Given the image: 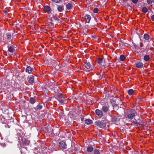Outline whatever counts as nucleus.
I'll use <instances>...</instances> for the list:
<instances>
[{
	"label": "nucleus",
	"instance_id": "1",
	"mask_svg": "<svg viewBox=\"0 0 154 154\" xmlns=\"http://www.w3.org/2000/svg\"><path fill=\"white\" fill-rule=\"evenodd\" d=\"M135 116V113L133 109L127 110L125 112V116L126 118L132 120Z\"/></svg>",
	"mask_w": 154,
	"mask_h": 154
},
{
	"label": "nucleus",
	"instance_id": "2",
	"mask_svg": "<svg viewBox=\"0 0 154 154\" xmlns=\"http://www.w3.org/2000/svg\"><path fill=\"white\" fill-rule=\"evenodd\" d=\"M95 124L96 125L100 128L104 129H106V124L104 121H97L95 122Z\"/></svg>",
	"mask_w": 154,
	"mask_h": 154
},
{
	"label": "nucleus",
	"instance_id": "3",
	"mask_svg": "<svg viewBox=\"0 0 154 154\" xmlns=\"http://www.w3.org/2000/svg\"><path fill=\"white\" fill-rule=\"evenodd\" d=\"M64 95L62 94L59 93L57 97V100L61 104H63L66 100L65 97H63Z\"/></svg>",
	"mask_w": 154,
	"mask_h": 154
},
{
	"label": "nucleus",
	"instance_id": "4",
	"mask_svg": "<svg viewBox=\"0 0 154 154\" xmlns=\"http://www.w3.org/2000/svg\"><path fill=\"white\" fill-rule=\"evenodd\" d=\"M18 140L20 142H22L23 144L25 145H28L30 143L29 141L21 136L19 137Z\"/></svg>",
	"mask_w": 154,
	"mask_h": 154
},
{
	"label": "nucleus",
	"instance_id": "5",
	"mask_svg": "<svg viewBox=\"0 0 154 154\" xmlns=\"http://www.w3.org/2000/svg\"><path fill=\"white\" fill-rule=\"evenodd\" d=\"M59 146L62 149H66L67 148L66 145L64 141H61L59 143Z\"/></svg>",
	"mask_w": 154,
	"mask_h": 154
},
{
	"label": "nucleus",
	"instance_id": "6",
	"mask_svg": "<svg viewBox=\"0 0 154 154\" xmlns=\"http://www.w3.org/2000/svg\"><path fill=\"white\" fill-rule=\"evenodd\" d=\"M96 114L99 117H102L103 115V111L98 109H97L95 111Z\"/></svg>",
	"mask_w": 154,
	"mask_h": 154
},
{
	"label": "nucleus",
	"instance_id": "7",
	"mask_svg": "<svg viewBox=\"0 0 154 154\" xmlns=\"http://www.w3.org/2000/svg\"><path fill=\"white\" fill-rule=\"evenodd\" d=\"M143 38L147 42H149L152 39L150 37L149 35L146 33L144 34L143 35Z\"/></svg>",
	"mask_w": 154,
	"mask_h": 154
},
{
	"label": "nucleus",
	"instance_id": "8",
	"mask_svg": "<svg viewBox=\"0 0 154 154\" xmlns=\"http://www.w3.org/2000/svg\"><path fill=\"white\" fill-rule=\"evenodd\" d=\"M120 121V119L118 116H114L111 119L112 122L116 124L118 123Z\"/></svg>",
	"mask_w": 154,
	"mask_h": 154
},
{
	"label": "nucleus",
	"instance_id": "9",
	"mask_svg": "<svg viewBox=\"0 0 154 154\" xmlns=\"http://www.w3.org/2000/svg\"><path fill=\"white\" fill-rule=\"evenodd\" d=\"M84 19L86 20V23H89L91 19V17L89 15H87L84 17Z\"/></svg>",
	"mask_w": 154,
	"mask_h": 154
},
{
	"label": "nucleus",
	"instance_id": "10",
	"mask_svg": "<svg viewBox=\"0 0 154 154\" xmlns=\"http://www.w3.org/2000/svg\"><path fill=\"white\" fill-rule=\"evenodd\" d=\"M44 11L46 12L48 14H49L51 11V8L48 6H45L44 8Z\"/></svg>",
	"mask_w": 154,
	"mask_h": 154
},
{
	"label": "nucleus",
	"instance_id": "11",
	"mask_svg": "<svg viewBox=\"0 0 154 154\" xmlns=\"http://www.w3.org/2000/svg\"><path fill=\"white\" fill-rule=\"evenodd\" d=\"M83 65L87 69H90L91 66L90 63L89 62L84 63Z\"/></svg>",
	"mask_w": 154,
	"mask_h": 154
},
{
	"label": "nucleus",
	"instance_id": "12",
	"mask_svg": "<svg viewBox=\"0 0 154 154\" xmlns=\"http://www.w3.org/2000/svg\"><path fill=\"white\" fill-rule=\"evenodd\" d=\"M136 66L138 68H141L143 65V64L140 62H137L135 64Z\"/></svg>",
	"mask_w": 154,
	"mask_h": 154
},
{
	"label": "nucleus",
	"instance_id": "13",
	"mask_svg": "<svg viewBox=\"0 0 154 154\" xmlns=\"http://www.w3.org/2000/svg\"><path fill=\"white\" fill-rule=\"evenodd\" d=\"M73 6L72 3H69L66 5V9L68 10H70L72 9Z\"/></svg>",
	"mask_w": 154,
	"mask_h": 154
},
{
	"label": "nucleus",
	"instance_id": "14",
	"mask_svg": "<svg viewBox=\"0 0 154 154\" xmlns=\"http://www.w3.org/2000/svg\"><path fill=\"white\" fill-rule=\"evenodd\" d=\"M131 122L134 123V124H139V126H142V124H143V121H140L139 122H137L136 119L135 120L132 121Z\"/></svg>",
	"mask_w": 154,
	"mask_h": 154
},
{
	"label": "nucleus",
	"instance_id": "15",
	"mask_svg": "<svg viewBox=\"0 0 154 154\" xmlns=\"http://www.w3.org/2000/svg\"><path fill=\"white\" fill-rule=\"evenodd\" d=\"M33 70V68L30 66H27L26 69V71L29 74H30Z\"/></svg>",
	"mask_w": 154,
	"mask_h": 154
},
{
	"label": "nucleus",
	"instance_id": "16",
	"mask_svg": "<svg viewBox=\"0 0 154 154\" xmlns=\"http://www.w3.org/2000/svg\"><path fill=\"white\" fill-rule=\"evenodd\" d=\"M102 110L104 113H106L109 110V108L106 106H102Z\"/></svg>",
	"mask_w": 154,
	"mask_h": 154
},
{
	"label": "nucleus",
	"instance_id": "17",
	"mask_svg": "<svg viewBox=\"0 0 154 154\" xmlns=\"http://www.w3.org/2000/svg\"><path fill=\"white\" fill-rule=\"evenodd\" d=\"M28 82L30 84L33 83L34 82V76L33 75H31L29 78Z\"/></svg>",
	"mask_w": 154,
	"mask_h": 154
},
{
	"label": "nucleus",
	"instance_id": "18",
	"mask_svg": "<svg viewBox=\"0 0 154 154\" xmlns=\"http://www.w3.org/2000/svg\"><path fill=\"white\" fill-rule=\"evenodd\" d=\"M29 102L31 104H33L36 102V100L34 97H30L29 98Z\"/></svg>",
	"mask_w": 154,
	"mask_h": 154
},
{
	"label": "nucleus",
	"instance_id": "19",
	"mask_svg": "<svg viewBox=\"0 0 154 154\" xmlns=\"http://www.w3.org/2000/svg\"><path fill=\"white\" fill-rule=\"evenodd\" d=\"M96 61L97 63L100 65L103 61V59L101 57H99L97 59Z\"/></svg>",
	"mask_w": 154,
	"mask_h": 154
},
{
	"label": "nucleus",
	"instance_id": "20",
	"mask_svg": "<svg viewBox=\"0 0 154 154\" xmlns=\"http://www.w3.org/2000/svg\"><path fill=\"white\" fill-rule=\"evenodd\" d=\"M57 10L60 12H62L64 10V7L62 6H59L57 8Z\"/></svg>",
	"mask_w": 154,
	"mask_h": 154
},
{
	"label": "nucleus",
	"instance_id": "21",
	"mask_svg": "<svg viewBox=\"0 0 154 154\" xmlns=\"http://www.w3.org/2000/svg\"><path fill=\"white\" fill-rule=\"evenodd\" d=\"M93 148L91 146H88L87 149V150L88 152H92L93 150Z\"/></svg>",
	"mask_w": 154,
	"mask_h": 154
},
{
	"label": "nucleus",
	"instance_id": "22",
	"mask_svg": "<svg viewBox=\"0 0 154 154\" xmlns=\"http://www.w3.org/2000/svg\"><path fill=\"white\" fill-rule=\"evenodd\" d=\"M85 123L86 124L89 125L91 124L92 123V121L89 119H88L85 120Z\"/></svg>",
	"mask_w": 154,
	"mask_h": 154
},
{
	"label": "nucleus",
	"instance_id": "23",
	"mask_svg": "<svg viewBox=\"0 0 154 154\" xmlns=\"http://www.w3.org/2000/svg\"><path fill=\"white\" fill-rule=\"evenodd\" d=\"M143 59L144 60L146 61H148L150 59L149 56L148 55H145Z\"/></svg>",
	"mask_w": 154,
	"mask_h": 154
},
{
	"label": "nucleus",
	"instance_id": "24",
	"mask_svg": "<svg viewBox=\"0 0 154 154\" xmlns=\"http://www.w3.org/2000/svg\"><path fill=\"white\" fill-rule=\"evenodd\" d=\"M128 93L129 95H131L134 93V91L132 89H130L128 91Z\"/></svg>",
	"mask_w": 154,
	"mask_h": 154
},
{
	"label": "nucleus",
	"instance_id": "25",
	"mask_svg": "<svg viewBox=\"0 0 154 154\" xmlns=\"http://www.w3.org/2000/svg\"><path fill=\"white\" fill-rule=\"evenodd\" d=\"M15 51L13 47L10 46L8 47V51L10 52L13 53Z\"/></svg>",
	"mask_w": 154,
	"mask_h": 154
},
{
	"label": "nucleus",
	"instance_id": "26",
	"mask_svg": "<svg viewBox=\"0 0 154 154\" xmlns=\"http://www.w3.org/2000/svg\"><path fill=\"white\" fill-rule=\"evenodd\" d=\"M125 57L123 55H121L120 57V60L121 61H123L125 59Z\"/></svg>",
	"mask_w": 154,
	"mask_h": 154
},
{
	"label": "nucleus",
	"instance_id": "27",
	"mask_svg": "<svg viewBox=\"0 0 154 154\" xmlns=\"http://www.w3.org/2000/svg\"><path fill=\"white\" fill-rule=\"evenodd\" d=\"M141 10L142 12L144 13H146L148 11L147 8L145 7H143L142 8Z\"/></svg>",
	"mask_w": 154,
	"mask_h": 154
},
{
	"label": "nucleus",
	"instance_id": "28",
	"mask_svg": "<svg viewBox=\"0 0 154 154\" xmlns=\"http://www.w3.org/2000/svg\"><path fill=\"white\" fill-rule=\"evenodd\" d=\"M42 106L41 105V104L40 103H39L37 106L36 109H37V110H39L41 109L42 108Z\"/></svg>",
	"mask_w": 154,
	"mask_h": 154
},
{
	"label": "nucleus",
	"instance_id": "29",
	"mask_svg": "<svg viewBox=\"0 0 154 154\" xmlns=\"http://www.w3.org/2000/svg\"><path fill=\"white\" fill-rule=\"evenodd\" d=\"M11 34L10 33H7L6 34L7 39L8 40H10L11 39Z\"/></svg>",
	"mask_w": 154,
	"mask_h": 154
},
{
	"label": "nucleus",
	"instance_id": "30",
	"mask_svg": "<svg viewBox=\"0 0 154 154\" xmlns=\"http://www.w3.org/2000/svg\"><path fill=\"white\" fill-rule=\"evenodd\" d=\"M94 154H100L99 150L97 149H95L94 151Z\"/></svg>",
	"mask_w": 154,
	"mask_h": 154
},
{
	"label": "nucleus",
	"instance_id": "31",
	"mask_svg": "<svg viewBox=\"0 0 154 154\" xmlns=\"http://www.w3.org/2000/svg\"><path fill=\"white\" fill-rule=\"evenodd\" d=\"M98 11V9L97 8H95L93 10V12L94 13H97Z\"/></svg>",
	"mask_w": 154,
	"mask_h": 154
},
{
	"label": "nucleus",
	"instance_id": "32",
	"mask_svg": "<svg viewBox=\"0 0 154 154\" xmlns=\"http://www.w3.org/2000/svg\"><path fill=\"white\" fill-rule=\"evenodd\" d=\"M153 0H147V2L148 4H152V3L153 2Z\"/></svg>",
	"mask_w": 154,
	"mask_h": 154
},
{
	"label": "nucleus",
	"instance_id": "33",
	"mask_svg": "<svg viewBox=\"0 0 154 154\" xmlns=\"http://www.w3.org/2000/svg\"><path fill=\"white\" fill-rule=\"evenodd\" d=\"M132 2L135 5L137 4V3L138 2V0H131Z\"/></svg>",
	"mask_w": 154,
	"mask_h": 154
},
{
	"label": "nucleus",
	"instance_id": "34",
	"mask_svg": "<svg viewBox=\"0 0 154 154\" xmlns=\"http://www.w3.org/2000/svg\"><path fill=\"white\" fill-rule=\"evenodd\" d=\"M51 0L53 2H54L56 3H59L61 1V0Z\"/></svg>",
	"mask_w": 154,
	"mask_h": 154
},
{
	"label": "nucleus",
	"instance_id": "35",
	"mask_svg": "<svg viewBox=\"0 0 154 154\" xmlns=\"http://www.w3.org/2000/svg\"><path fill=\"white\" fill-rule=\"evenodd\" d=\"M53 18L55 20H57L58 21L59 20V19L58 18V17L56 15L54 16V17H53Z\"/></svg>",
	"mask_w": 154,
	"mask_h": 154
},
{
	"label": "nucleus",
	"instance_id": "36",
	"mask_svg": "<svg viewBox=\"0 0 154 154\" xmlns=\"http://www.w3.org/2000/svg\"><path fill=\"white\" fill-rule=\"evenodd\" d=\"M151 19L152 21H154V14L151 16Z\"/></svg>",
	"mask_w": 154,
	"mask_h": 154
},
{
	"label": "nucleus",
	"instance_id": "37",
	"mask_svg": "<svg viewBox=\"0 0 154 154\" xmlns=\"http://www.w3.org/2000/svg\"><path fill=\"white\" fill-rule=\"evenodd\" d=\"M151 6L152 7V9L154 10V0L152 4L151 5Z\"/></svg>",
	"mask_w": 154,
	"mask_h": 154
},
{
	"label": "nucleus",
	"instance_id": "38",
	"mask_svg": "<svg viewBox=\"0 0 154 154\" xmlns=\"http://www.w3.org/2000/svg\"><path fill=\"white\" fill-rule=\"evenodd\" d=\"M51 22H50L49 23H50L51 26H53L54 25V24L52 23V20H50Z\"/></svg>",
	"mask_w": 154,
	"mask_h": 154
},
{
	"label": "nucleus",
	"instance_id": "39",
	"mask_svg": "<svg viewBox=\"0 0 154 154\" xmlns=\"http://www.w3.org/2000/svg\"><path fill=\"white\" fill-rule=\"evenodd\" d=\"M140 48L143 47V44L141 42L140 43Z\"/></svg>",
	"mask_w": 154,
	"mask_h": 154
},
{
	"label": "nucleus",
	"instance_id": "40",
	"mask_svg": "<svg viewBox=\"0 0 154 154\" xmlns=\"http://www.w3.org/2000/svg\"><path fill=\"white\" fill-rule=\"evenodd\" d=\"M136 126L137 127H141L142 126H139V124H136Z\"/></svg>",
	"mask_w": 154,
	"mask_h": 154
},
{
	"label": "nucleus",
	"instance_id": "41",
	"mask_svg": "<svg viewBox=\"0 0 154 154\" xmlns=\"http://www.w3.org/2000/svg\"><path fill=\"white\" fill-rule=\"evenodd\" d=\"M141 100H142V99L139 98L138 99V101L139 100V101H141Z\"/></svg>",
	"mask_w": 154,
	"mask_h": 154
},
{
	"label": "nucleus",
	"instance_id": "42",
	"mask_svg": "<svg viewBox=\"0 0 154 154\" xmlns=\"http://www.w3.org/2000/svg\"><path fill=\"white\" fill-rule=\"evenodd\" d=\"M2 92V91H1V88H0V94Z\"/></svg>",
	"mask_w": 154,
	"mask_h": 154
},
{
	"label": "nucleus",
	"instance_id": "43",
	"mask_svg": "<svg viewBox=\"0 0 154 154\" xmlns=\"http://www.w3.org/2000/svg\"><path fill=\"white\" fill-rule=\"evenodd\" d=\"M81 120H82V121H83V118H82L81 119Z\"/></svg>",
	"mask_w": 154,
	"mask_h": 154
},
{
	"label": "nucleus",
	"instance_id": "44",
	"mask_svg": "<svg viewBox=\"0 0 154 154\" xmlns=\"http://www.w3.org/2000/svg\"><path fill=\"white\" fill-rule=\"evenodd\" d=\"M127 1V0H123V1L124 2H125V1Z\"/></svg>",
	"mask_w": 154,
	"mask_h": 154
}]
</instances>
